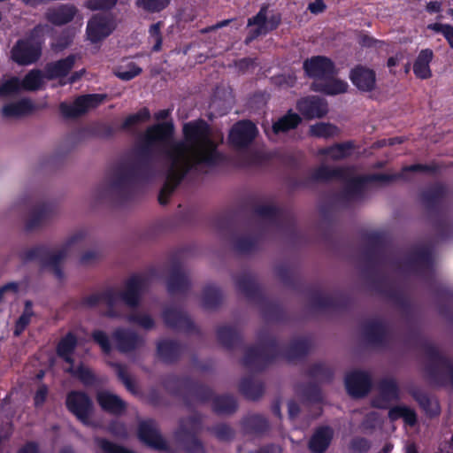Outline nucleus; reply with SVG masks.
I'll return each instance as SVG.
<instances>
[{
  "label": "nucleus",
  "instance_id": "nucleus-55",
  "mask_svg": "<svg viewBox=\"0 0 453 453\" xmlns=\"http://www.w3.org/2000/svg\"><path fill=\"white\" fill-rule=\"evenodd\" d=\"M288 411L291 417H294L298 412L297 406L292 403L288 404Z\"/></svg>",
  "mask_w": 453,
  "mask_h": 453
},
{
  "label": "nucleus",
  "instance_id": "nucleus-21",
  "mask_svg": "<svg viewBox=\"0 0 453 453\" xmlns=\"http://www.w3.org/2000/svg\"><path fill=\"white\" fill-rule=\"evenodd\" d=\"M76 13L73 5H60L51 9L47 13L48 19L56 25H62L72 20Z\"/></svg>",
  "mask_w": 453,
  "mask_h": 453
},
{
  "label": "nucleus",
  "instance_id": "nucleus-51",
  "mask_svg": "<svg viewBox=\"0 0 453 453\" xmlns=\"http://www.w3.org/2000/svg\"><path fill=\"white\" fill-rule=\"evenodd\" d=\"M19 453H38L37 447L34 443H28Z\"/></svg>",
  "mask_w": 453,
  "mask_h": 453
},
{
  "label": "nucleus",
  "instance_id": "nucleus-28",
  "mask_svg": "<svg viewBox=\"0 0 453 453\" xmlns=\"http://www.w3.org/2000/svg\"><path fill=\"white\" fill-rule=\"evenodd\" d=\"M388 414L392 420L402 418L407 424L411 426L413 425L416 421V415L414 411L405 406H396L392 408Z\"/></svg>",
  "mask_w": 453,
  "mask_h": 453
},
{
  "label": "nucleus",
  "instance_id": "nucleus-23",
  "mask_svg": "<svg viewBox=\"0 0 453 453\" xmlns=\"http://www.w3.org/2000/svg\"><path fill=\"white\" fill-rule=\"evenodd\" d=\"M333 432L328 427L319 429L310 441V448L316 453H322L329 445Z\"/></svg>",
  "mask_w": 453,
  "mask_h": 453
},
{
  "label": "nucleus",
  "instance_id": "nucleus-54",
  "mask_svg": "<svg viewBox=\"0 0 453 453\" xmlns=\"http://www.w3.org/2000/svg\"><path fill=\"white\" fill-rule=\"evenodd\" d=\"M400 59H401V57H399V56H395V57L390 58L388 60V67H393V66L396 65Z\"/></svg>",
  "mask_w": 453,
  "mask_h": 453
},
{
  "label": "nucleus",
  "instance_id": "nucleus-42",
  "mask_svg": "<svg viewBox=\"0 0 453 453\" xmlns=\"http://www.w3.org/2000/svg\"><path fill=\"white\" fill-rule=\"evenodd\" d=\"M18 290L16 283H9L0 288V302L6 298H14Z\"/></svg>",
  "mask_w": 453,
  "mask_h": 453
},
{
  "label": "nucleus",
  "instance_id": "nucleus-45",
  "mask_svg": "<svg viewBox=\"0 0 453 453\" xmlns=\"http://www.w3.org/2000/svg\"><path fill=\"white\" fill-rule=\"evenodd\" d=\"M186 283V280L184 277L176 275L172 277L168 283V288L170 291H174L175 289L181 288Z\"/></svg>",
  "mask_w": 453,
  "mask_h": 453
},
{
  "label": "nucleus",
  "instance_id": "nucleus-48",
  "mask_svg": "<svg viewBox=\"0 0 453 453\" xmlns=\"http://www.w3.org/2000/svg\"><path fill=\"white\" fill-rule=\"evenodd\" d=\"M103 299V296L100 295H91L84 299V305L91 307L100 303Z\"/></svg>",
  "mask_w": 453,
  "mask_h": 453
},
{
  "label": "nucleus",
  "instance_id": "nucleus-61",
  "mask_svg": "<svg viewBox=\"0 0 453 453\" xmlns=\"http://www.w3.org/2000/svg\"><path fill=\"white\" fill-rule=\"evenodd\" d=\"M112 432L116 434V435H119V436H124L126 435V433L123 432V431H118L116 430L115 428H112Z\"/></svg>",
  "mask_w": 453,
  "mask_h": 453
},
{
  "label": "nucleus",
  "instance_id": "nucleus-10",
  "mask_svg": "<svg viewBox=\"0 0 453 453\" xmlns=\"http://www.w3.org/2000/svg\"><path fill=\"white\" fill-rule=\"evenodd\" d=\"M345 385L349 395L358 397L368 392L371 386V380L368 373L355 371L346 376Z\"/></svg>",
  "mask_w": 453,
  "mask_h": 453
},
{
  "label": "nucleus",
  "instance_id": "nucleus-31",
  "mask_svg": "<svg viewBox=\"0 0 453 453\" xmlns=\"http://www.w3.org/2000/svg\"><path fill=\"white\" fill-rule=\"evenodd\" d=\"M169 3V0H137L138 7L148 12H158L164 9Z\"/></svg>",
  "mask_w": 453,
  "mask_h": 453
},
{
  "label": "nucleus",
  "instance_id": "nucleus-15",
  "mask_svg": "<svg viewBox=\"0 0 453 453\" xmlns=\"http://www.w3.org/2000/svg\"><path fill=\"white\" fill-rule=\"evenodd\" d=\"M349 85L345 81L335 78L334 74L328 75L323 81L312 83L313 90L330 96L345 93Z\"/></svg>",
  "mask_w": 453,
  "mask_h": 453
},
{
  "label": "nucleus",
  "instance_id": "nucleus-8",
  "mask_svg": "<svg viewBox=\"0 0 453 453\" xmlns=\"http://www.w3.org/2000/svg\"><path fill=\"white\" fill-rule=\"evenodd\" d=\"M296 108L306 119L322 118L327 112L326 103L318 96H307L300 99Z\"/></svg>",
  "mask_w": 453,
  "mask_h": 453
},
{
  "label": "nucleus",
  "instance_id": "nucleus-24",
  "mask_svg": "<svg viewBox=\"0 0 453 453\" xmlns=\"http://www.w3.org/2000/svg\"><path fill=\"white\" fill-rule=\"evenodd\" d=\"M300 120L298 114L289 111L273 125L271 132L273 134L287 132L297 127Z\"/></svg>",
  "mask_w": 453,
  "mask_h": 453
},
{
  "label": "nucleus",
  "instance_id": "nucleus-63",
  "mask_svg": "<svg viewBox=\"0 0 453 453\" xmlns=\"http://www.w3.org/2000/svg\"><path fill=\"white\" fill-rule=\"evenodd\" d=\"M167 112L163 111H160L157 115V119H163L166 116Z\"/></svg>",
  "mask_w": 453,
  "mask_h": 453
},
{
  "label": "nucleus",
  "instance_id": "nucleus-57",
  "mask_svg": "<svg viewBox=\"0 0 453 453\" xmlns=\"http://www.w3.org/2000/svg\"><path fill=\"white\" fill-rule=\"evenodd\" d=\"M426 168L425 166L423 165H411V166H409V167H406L403 169V172H407V171H416V170H418V169H424Z\"/></svg>",
  "mask_w": 453,
  "mask_h": 453
},
{
  "label": "nucleus",
  "instance_id": "nucleus-9",
  "mask_svg": "<svg viewBox=\"0 0 453 453\" xmlns=\"http://www.w3.org/2000/svg\"><path fill=\"white\" fill-rule=\"evenodd\" d=\"M280 22V18L275 15L267 17V10L261 9L256 17L249 19V27H250V33L253 35L249 38L252 40L259 35L267 33L275 28Z\"/></svg>",
  "mask_w": 453,
  "mask_h": 453
},
{
  "label": "nucleus",
  "instance_id": "nucleus-35",
  "mask_svg": "<svg viewBox=\"0 0 453 453\" xmlns=\"http://www.w3.org/2000/svg\"><path fill=\"white\" fill-rule=\"evenodd\" d=\"M149 119H150V111L146 108H144V109H142L141 111H139L137 113L128 116L126 119L123 126L125 127H129L137 125L139 123L145 122Z\"/></svg>",
  "mask_w": 453,
  "mask_h": 453
},
{
  "label": "nucleus",
  "instance_id": "nucleus-5",
  "mask_svg": "<svg viewBox=\"0 0 453 453\" xmlns=\"http://www.w3.org/2000/svg\"><path fill=\"white\" fill-rule=\"evenodd\" d=\"M115 28V23L111 18L107 15H95L88 23V38L96 42L108 36Z\"/></svg>",
  "mask_w": 453,
  "mask_h": 453
},
{
  "label": "nucleus",
  "instance_id": "nucleus-44",
  "mask_svg": "<svg viewBox=\"0 0 453 453\" xmlns=\"http://www.w3.org/2000/svg\"><path fill=\"white\" fill-rule=\"evenodd\" d=\"M115 3L114 0L105 1V0H90L88 2L87 6L89 9L96 10V9H104L108 8L111 5H113Z\"/></svg>",
  "mask_w": 453,
  "mask_h": 453
},
{
  "label": "nucleus",
  "instance_id": "nucleus-4",
  "mask_svg": "<svg viewBox=\"0 0 453 453\" xmlns=\"http://www.w3.org/2000/svg\"><path fill=\"white\" fill-rule=\"evenodd\" d=\"M41 55V43L34 37L19 40L11 51L12 59L19 65H30Z\"/></svg>",
  "mask_w": 453,
  "mask_h": 453
},
{
  "label": "nucleus",
  "instance_id": "nucleus-43",
  "mask_svg": "<svg viewBox=\"0 0 453 453\" xmlns=\"http://www.w3.org/2000/svg\"><path fill=\"white\" fill-rule=\"evenodd\" d=\"M100 257V252L97 250H90L84 252L81 257V263L88 265L96 261Z\"/></svg>",
  "mask_w": 453,
  "mask_h": 453
},
{
  "label": "nucleus",
  "instance_id": "nucleus-6",
  "mask_svg": "<svg viewBox=\"0 0 453 453\" xmlns=\"http://www.w3.org/2000/svg\"><path fill=\"white\" fill-rule=\"evenodd\" d=\"M68 409L85 425H89L91 402L85 394L72 392L66 399Z\"/></svg>",
  "mask_w": 453,
  "mask_h": 453
},
{
  "label": "nucleus",
  "instance_id": "nucleus-46",
  "mask_svg": "<svg viewBox=\"0 0 453 453\" xmlns=\"http://www.w3.org/2000/svg\"><path fill=\"white\" fill-rule=\"evenodd\" d=\"M47 394L48 388L45 386H41L35 393V404L36 406L42 405L46 399Z\"/></svg>",
  "mask_w": 453,
  "mask_h": 453
},
{
  "label": "nucleus",
  "instance_id": "nucleus-53",
  "mask_svg": "<svg viewBox=\"0 0 453 453\" xmlns=\"http://www.w3.org/2000/svg\"><path fill=\"white\" fill-rule=\"evenodd\" d=\"M170 316H173L174 318H179V315L175 311H171V312L165 313L164 316L165 320L167 324H169L171 326H176V323H174L173 321H171Z\"/></svg>",
  "mask_w": 453,
  "mask_h": 453
},
{
  "label": "nucleus",
  "instance_id": "nucleus-34",
  "mask_svg": "<svg viewBox=\"0 0 453 453\" xmlns=\"http://www.w3.org/2000/svg\"><path fill=\"white\" fill-rule=\"evenodd\" d=\"M158 354L162 358L168 361L177 351V346L169 341L161 342L157 346Z\"/></svg>",
  "mask_w": 453,
  "mask_h": 453
},
{
  "label": "nucleus",
  "instance_id": "nucleus-50",
  "mask_svg": "<svg viewBox=\"0 0 453 453\" xmlns=\"http://www.w3.org/2000/svg\"><path fill=\"white\" fill-rule=\"evenodd\" d=\"M441 9V4L439 2H430L426 5V10L429 12H439Z\"/></svg>",
  "mask_w": 453,
  "mask_h": 453
},
{
  "label": "nucleus",
  "instance_id": "nucleus-11",
  "mask_svg": "<svg viewBox=\"0 0 453 453\" xmlns=\"http://www.w3.org/2000/svg\"><path fill=\"white\" fill-rule=\"evenodd\" d=\"M257 128L250 121L237 123L231 130L229 139L236 147H242L250 143L257 134Z\"/></svg>",
  "mask_w": 453,
  "mask_h": 453
},
{
  "label": "nucleus",
  "instance_id": "nucleus-22",
  "mask_svg": "<svg viewBox=\"0 0 453 453\" xmlns=\"http://www.w3.org/2000/svg\"><path fill=\"white\" fill-rule=\"evenodd\" d=\"M113 338L116 347L123 352L134 349L140 343V339L132 332L125 330H117Z\"/></svg>",
  "mask_w": 453,
  "mask_h": 453
},
{
  "label": "nucleus",
  "instance_id": "nucleus-37",
  "mask_svg": "<svg viewBox=\"0 0 453 453\" xmlns=\"http://www.w3.org/2000/svg\"><path fill=\"white\" fill-rule=\"evenodd\" d=\"M150 40L153 43L152 49L155 51H158L161 49L162 38L160 35V24L157 23L150 28Z\"/></svg>",
  "mask_w": 453,
  "mask_h": 453
},
{
  "label": "nucleus",
  "instance_id": "nucleus-39",
  "mask_svg": "<svg viewBox=\"0 0 453 453\" xmlns=\"http://www.w3.org/2000/svg\"><path fill=\"white\" fill-rule=\"evenodd\" d=\"M97 444L101 448L103 453H134L105 440H98Z\"/></svg>",
  "mask_w": 453,
  "mask_h": 453
},
{
  "label": "nucleus",
  "instance_id": "nucleus-26",
  "mask_svg": "<svg viewBox=\"0 0 453 453\" xmlns=\"http://www.w3.org/2000/svg\"><path fill=\"white\" fill-rule=\"evenodd\" d=\"M23 90L39 89L43 83V76L41 72L32 70L29 72L23 81H21Z\"/></svg>",
  "mask_w": 453,
  "mask_h": 453
},
{
  "label": "nucleus",
  "instance_id": "nucleus-38",
  "mask_svg": "<svg viewBox=\"0 0 453 453\" xmlns=\"http://www.w3.org/2000/svg\"><path fill=\"white\" fill-rule=\"evenodd\" d=\"M381 393L383 397L388 400L397 396V387L393 380H385L381 385Z\"/></svg>",
  "mask_w": 453,
  "mask_h": 453
},
{
  "label": "nucleus",
  "instance_id": "nucleus-58",
  "mask_svg": "<svg viewBox=\"0 0 453 453\" xmlns=\"http://www.w3.org/2000/svg\"><path fill=\"white\" fill-rule=\"evenodd\" d=\"M407 453H417L416 446L414 444H409L406 446Z\"/></svg>",
  "mask_w": 453,
  "mask_h": 453
},
{
  "label": "nucleus",
  "instance_id": "nucleus-3",
  "mask_svg": "<svg viewBox=\"0 0 453 453\" xmlns=\"http://www.w3.org/2000/svg\"><path fill=\"white\" fill-rule=\"evenodd\" d=\"M104 95H86L76 98L73 103H62L60 111L66 118L79 117L101 104Z\"/></svg>",
  "mask_w": 453,
  "mask_h": 453
},
{
  "label": "nucleus",
  "instance_id": "nucleus-27",
  "mask_svg": "<svg viewBox=\"0 0 453 453\" xmlns=\"http://www.w3.org/2000/svg\"><path fill=\"white\" fill-rule=\"evenodd\" d=\"M21 90H23L21 81L16 77H11L3 81L0 86V96H9Z\"/></svg>",
  "mask_w": 453,
  "mask_h": 453
},
{
  "label": "nucleus",
  "instance_id": "nucleus-56",
  "mask_svg": "<svg viewBox=\"0 0 453 453\" xmlns=\"http://www.w3.org/2000/svg\"><path fill=\"white\" fill-rule=\"evenodd\" d=\"M192 443L194 444L195 447L194 449H190L192 453H202L203 449L201 444L197 441H194Z\"/></svg>",
  "mask_w": 453,
  "mask_h": 453
},
{
  "label": "nucleus",
  "instance_id": "nucleus-62",
  "mask_svg": "<svg viewBox=\"0 0 453 453\" xmlns=\"http://www.w3.org/2000/svg\"><path fill=\"white\" fill-rule=\"evenodd\" d=\"M402 141L399 138H394L388 140V144L393 145L395 142H401Z\"/></svg>",
  "mask_w": 453,
  "mask_h": 453
},
{
  "label": "nucleus",
  "instance_id": "nucleus-60",
  "mask_svg": "<svg viewBox=\"0 0 453 453\" xmlns=\"http://www.w3.org/2000/svg\"><path fill=\"white\" fill-rule=\"evenodd\" d=\"M80 77L78 73H75L69 78V82H74Z\"/></svg>",
  "mask_w": 453,
  "mask_h": 453
},
{
  "label": "nucleus",
  "instance_id": "nucleus-7",
  "mask_svg": "<svg viewBox=\"0 0 453 453\" xmlns=\"http://www.w3.org/2000/svg\"><path fill=\"white\" fill-rule=\"evenodd\" d=\"M307 75L315 79L314 81H323L328 75L334 74V67L330 59L325 57H314L303 63Z\"/></svg>",
  "mask_w": 453,
  "mask_h": 453
},
{
  "label": "nucleus",
  "instance_id": "nucleus-32",
  "mask_svg": "<svg viewBox=\"0 0 453 453\" xmlns=\"http://www.w3.org/2000/svg\"><path fill=\"white\" fill-rule=\"evenodd\" d=\"M436 33H441L448 41L450 47L453 48V27L448 24L434 23L427 27Z\"/></svg>",
  "mask_w": 453,
  "mask_h": 453
},
{
  "label": "nucleus",
  "instance_id": "nucleus-18",
  "mask_svg": "<svg viewBox=\"0 0 453 453\" xmlns=\"http://www.w3.org/2000/svg\"><path fill=\"white\" fill-rule=\"evenodd\" d=\"M34 109V104L28 99H21L17 102L6 104L2 109V114L8 119L22 117Z\"/></svg>",
  "mask_w": 453,
  "mask_h": 453
},
{
  "label": "nucleus",
  "instance_id": "nucleus-30",
  "mask_svg": "<svg viewBox=\"0 0 453 453\" xmlns=\"http://www.w3.org/2000/svg\"><path fill=\"white\" fill-rule=\"evenodd\" d=\"M352 147L350 144H337L327 149L325 153L328 158L342 159L351 154Z\"/></svg>",
  "mask_w": 453,
  "mask_h": 453
},
{
  "label": "nucleus",
  "instance_id": "nucleus-52",
  "mask_svg": "<svg viewBox=\"0 0 453 453\" xmlns=\"http://www.w3.org/2000/svg\"><path fill=\"white\" fill-rule=\"evenodd\" d=\"M364 180L363 178L356 176L354 174H350L349 176V181L350 186H356L357 184H360Z\"/></svg>",
  "mask_w": 453,
  "mask_h": 453
},
{
  "label": "nucleus",
  "instance_id": "nucleus-47",
  "mask_svg": "<svg viewBox=\"0 0 453 453\" xmlns=\"http://www.w3.org/2000/svg\"><path fill=\"white\" fill-rule=\"evenodd\" d=\"M325 8H326V5L322 0H314L313 2L309 4V6H308V9L312 13H315V14L322 12L325 10Z\"/></svg>",
  "mask_w": 453,
  "mask_h": 453
},
{
  "label": "nucleus",
  "instance_id": "nucleus-36",
  "mask_svg": "<svg viewBox=\"0 0 453 453\" xmlns=\"http://www.w3.org/2000/svg\"><path fill=\"white\" fill-rule=\"evenodd\" d=\"M93 339L100 346L101 349L104 353H109L111 351V342L105 333L100 330H96L93 333Z\"/></svg>",
  "mask_w": 453,
  "mask_h": 453
},
{
  "label": "nucleus",
  "instance_id": "nucleus-14",
  "mask_svg": "<svg viewBox=\"0 0 453 453\" xmlns=\"http://www.w3.org/2000/svg\"><path fill=\"white\" fill-rule=\"evenodd\" d=\"M84 231H78L73 234H71L64 242L62 247L57 251V253L52 257L51 260V267L53 273L58 277H62L61 270L56 265V264L64 259L69 254L72 248L76 245L78 242L82 241L85 237Z\"/></svg>",
  "mask_w": 453,
  "mask_h": 453
},
{
  "label": "nucleus",
  "instance_id": "nucleus-29",
  "mask_svg": "<svg viewBox=\"0 0 453 453\" xmlns=\"http://www.w3.org/2000/svg\"><path fill=\"white\" fill-rule=\"evenodd\" d=\"M310 133L316 137L328 138L337 134V128L329 123L319 122L311 126Z\"/></svg>",
  "mask_w": 453,
  "mask_h": 453
},
{
  "label": "nucleus",
  "instance_id": "nucleus-33",
  "mask_svg": "<svg viewBox=\"0 0 453 453\" xmlns=\"http://www.w3.org/2000/svg\"><path fill=\"white\" fill-rule=\"evenodd\" d=\"M32 315H33L32 308H31L30 304L28 303H27L25 311L22 313V315L19 317V319H18L16 326H15L14 334L16 335H19L24 331L26 326L29 324Z\"/></svg>",
  "mask_w": 453,
  "mask_h": 453
},
{
  "label": "nucleus",
  "instance_id": "nucleus-40",
  "mask_svg": "<svg viewBox=\"0 0 453 453\" xmlns=\"http://www.w3.org/2000/svg\"><path fill=\"white\" fill-rule=\"evenodd\" d=\"M50 216V210L47 207H42L35 210L30 216L29 226H35L46 219Z\"/></svg>",
  "mask_w": 453,
  "mask_h": 453
},
{
  "label": "nucleus",
  "instance_id": "nucleus-20",
  "mask_svg": "<svg viewBox=\"0 0 453 453\" xmlns=\"http://www.w3.org/2000/svg\"><path fill=\"white\" fill-rule=\"evenodd\" d=\"M100 406L112 414H119L125 410V403L117 395L108 391H101L97 395Z\"/></svg>",
  "mask_w": 453,
  "mask_h": 453
},
{
  "label": "nucleus",
  "instance_id": "nucleus-59",
  "mask_svg": "<svg viewBox=\"0 0 453 453\" xmlns=\"http://www.w3.org/2000/svg\"><path fill=\"white\" fill-rule=\"evenodd\" d=\"M387 403H380V401H375L374 405L378 408H385L387 407Z\"/></svg>",
  "mask_w": 453,
  "mask_h": 453
},
{
  "label": "nucleus",
  "instance_id": "nucleus-25",
  "mask_svg": "<svg viewBox=\"0 0 453 453\" xmlns=\"http://www.w3.org/2000/svg\"><path fill=\"white\" fill-rule=\"evenodd\" d=\"M142 69L134 62L128 61L120 64L115 70V74L121 80L129 81L137 76Z\"/></svg>",
  "mask_w": 453,
  "mask_h": 453
},
{
  "label": "nucleus",
  "instance_id": "nucleus-2",
  "mask_svg": "<svg viewBox=\"0 0 453 453\" xmlns=\"http://www.w3.org/2000/svg\"><path fill=\"white\" fill-rule=\"evenodd\" d=\"M76 344V339L73 334H67L58 344V353L68 364L65 371L81 380L84 384H91L94 375L91 371L82 364L74 365L73 351Z\"/></svg>",
  "mask_w": 453,
  "mask_h": 453
},
{
  "label": "nucleus",
  "instance_id": "nucleus-49",
  "mask_svg": "<svg viewBox=\"0 0 453 453\" xmlns=\"http://www.w3.org/2000/svg\"><path fill=\"white\" fill-rule=\"evenodd\" d=\"M330 176V171L326 166L319 167L315 173L317 179H328Z\"/></svg>",
  "mask_w": 453,
  "mask_h": 453
},
{
  "label": "nucleus",
  "instance_id": "nucleus-41",
  "mask_svg": "<svg viewBox=\"0 0 453 453\" xmlns=\"http://www.w3.org/2000/svg\"><path fill=\"white\" fill-rule=\"evenodd\" d=\"M129 321L136 323L146 329L152 327L154 325L152 319L145 314H134L129 318Z\"/></svg>",
  "mask_w": 453,
  "mask_h": 453
},
{
  "label": "nucleus",
  "instance_id": "nucleus-13",
  "mask_svg": "<svg viewBox=\"0 0 453 453\" xmlns=\"http://www.w3.org/2000/svg\"><path fill=\"white\" fill-rule=\"evenodd\" d=\"M349 78L352 83L362 91H370L375 87V73L369 68L357 66L350 72Z\"/></svg>",
  "mask_w": 453,
  "mask_h": 453
},
{
  "label": "nucleus",
  "instance_id": "nucleus-64",
  "mask_svg": "<svg viewBox=\"0 0 453 453\" xmlns=\"http://www.w3.org/2000/svg\"><path fill=\"white\" fill-rule=\"evenodd\" d=\"M61 453H73L71 449H65Z\"/></svg>",
  "mask_w": 453,
  "mask_h": 453
},
{
  "label": "nucleus",
  "instance_id": "nucleus-16",
  "mask_svg": "<svg viewBox=\"0 0 453 453\" xmlns=\"http://www.w3.org/2000/svg\"><path fill=\"white\" fill-rule=\"evenodd\" d=\"M76 59L77 57L75 55H71L66 58L49 64L45 70L46 77L50 80H60L62 84L65 83L62 81V79H64L73 67Z\"/></svg>",
  "mask_w": 453,
  "mask_h": 453
},
{
  "label": "nucleus",
  "instance_id": "nucleus-17",
  "mask_svg": "<svg viewBox=\"0 0 453 453\" xmlns=\"http://www.w3.org/2000/svg\"><path fill=\"white\" fill-rule=\"evenodd\" d=\"M147 288V281L144 278L136 276L129 280L126 286V289L122 294L124 302L130 306L138 303L142 293Z\"/></svg>",
  "mask_w": 453,
  "mask_h": 453
},
{
  "label": "nucleus",
  "instance_id": "nucleus-19",
  "mask_svg": "<svg viewBox=\"0 0 453 453\" xmlns=\"http://www.w3.org/2000/svg\"><path fill=\"white\" fill-rule=\"evenodd\" d=\"M433 56V51L428 49L419 52L413 65V72L418 78L428 79L431 77L432 72L429 65Z\"/></svg>",
  "mask_w": 453,
  "mask_h": 453
},
{
  "label": "nucleus",
  "instance_id": "nucleus-12",
  "mask_svg": "<svg viewBox=\"0 0 453 453\" xmlns=\"http://www.w3.org/2000/svg\"><path fill=\"white\" fill-rule=\"evenodd\" d=\"M139 439L155 449H164L165 442L159 434L154 422L148 420L141 422L138 431Z\"/></svg>",
  "mask_w": 453,
  "mask_h": 453
},
{
  "label": "nucleus",
  "instance_id": "nucleus-1",
  "mask_svg": "<svg viewBox=\"0 0 453 453\" xmlns=\"http://www.w3.org/2000/svg\"><path fill=\"white\" fill-rule=\"evenodd\" d=\"M173 134L170 124L163 123L147 129L141 138L145 149L165 145L163 159L166 184L159 196V202L165 203L173 188L191 170L206 173L219 161L216 146L211 140L208 125L203 120L184 125V140L171 142Z\"/></svg>",
  "mask_w": 453,
  "mask_h": 453
}]
</instances>
